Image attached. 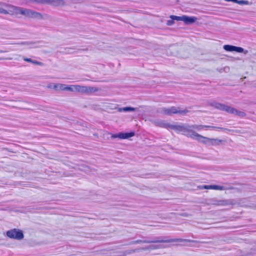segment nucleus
Here are the masks:
<instances>
[{
    "label": "nucleus",
    "instance_id": "1",
    "mask_svg": "<svg viewBox=\"0 0 256 256\" xmlns=\"http://www.w3.org/2000/svg\"><path fill=\"white\" fill-rule=\"evenodd\" d=\"M160 126L162 127L166 128H170L178 130L180 132H182V134L186 135L188 137H190L196 140L198 142L202 140L204 136L199 134L194 130V129H196L198 130H202L204 128H206V125H188L186 124L182 125H172L168 124L162 122L160 124Z\"/></svg>",
    "mask_w": 256,
    "mask_h": 256
},
{
    "label": "nucleus",
    "instance_id": "2",
    "mask_svg": "<svg viewBox=\"0 0 256 256\" xmlns=\"http://www.w3.org/2000/svg\"><path fill=\"white\" fill-rule=\"evenodd\" d=\"M8 6L10 8L9 12L4 10L3 8H0V14H21L26 16L30 18H35L38 19L42 18V16L40 13L36 12L33 10L21 7L16 6L12 5H8Z\"/></svg>",
    "mask_w": 256,
    "mask_h": 256
},
{
    "label": "nucleus",
    "instance_id": "3",
    "mask_svg": "<svg viewBox=\"0 0 256 256\" xmlns=\"http://www.w3.org/2000/svg\"><path fill=\"white\" fill-rule=\"evenodd\" d=\"M198 242L197 240H190L188 239L183 238H168L166 236H158L154 238L142 240H136L132 241L130 242V244L145 243V244H150V243H169V242Z\"/></svg>",
    "mask_w": 256,
    "mask_h": 256
},
{
    "label": "nucleus",
    "instance_id": "4",
    "mask_svg": "<svg viewBox=\"0 0 256 256\" xmlns=\"http://www.w3.org/2000/svg\"><path fill=\"white\" fill-rule=\"evenodd\" d=\"M188 110L186 109L181 110L180 108H176L175 106H172L170 108H160L158 112L170 115L172 114H180L183 115L186 114Z\"/></svg>",
    "mask_w": 256,
    "mask_h": 256
},
{
    "label": "nucleus",
    "instance_id": "5",
    "mask_svg": "<svg viewBox=\"0 0 256 256\" xmlns=\"http://www.w3.org/2000/svg\"><path fill=\"white\" fill-rule=\"evenodd\" d=\"M210 105L217 109L225 111L228 113L234 114L236 112V109L230 106L218 102L216 101L210 102Z\"/></svg>",
    "mask_w": 256,
    "mask_h": 256
},
{
    "label": "nucleus",
    "instance_id": "6",
    "mask_svg": "<svg viewBox=\"0 0 256 256\" xmlns=\"http://www.w3.org/2000/svg\"><path fill=\"white\" fill-rule=\"evenodd\" d=\"M6 236L10 238L18 240H22L24 237L22 231L16 228H14L7 231Z\"/></svg>",
    "mask_w": 256,
    "mask_h": 256
},
{
    "label": "nucleus",
    "instance_id": "7",
    "mask_svg": "<svg viewBox=\"0 0 256 256\" xmlns=\"http://www.w3.org/2000/svg\"><path fill=\"white\" fill-rule=\"evenodd\" d=\"M209 204L216 206H228L234 204L232 200H218L214 198L209 200Z\"/></svg>",
    "mask_w": 256,
    "mask_h": 256
},
{
    "label": "nucleus",
    "instance_id": "8",
    "mask_svg": "<svg viewBox=\"0 0 256 256\" xmlns=\"http://www.w3.org/2000/svg\"><path fill=\"white\" fill-rule=\"evenodd\" d=\"M34 1L38 4H48L55 6H64L65 4L64 0H34Z\"/></svg>",
    "mask_w": 256,
    "mask_h": 256
},
{
    "label": "nucleus",
    "instance_id": "9",
    "mask_svg": "<svg viewBox=\"0 0 256 256\" xmlns=\"http://www.w3.org/2000/svg\"><path fill=\"white\" fill-rule=\"evenodd\" d=\"M223 142L222 140L217 138H210L207 137H204L199 142L207 144L208 146H218Z\"/></svg>",
    "mask_w": 256,
    "mask_h": 256
},
{
    "label": "nucleus",
    "instance_id": "10",
    "mask_svg": "<svg viewBox=\"0 0 256 256\" xmlns=\"http://www.w3.org/2000/svg\"><path fill=\"white\" fill-rule=\"evenodd\" d=\"M164 248L161 244H151L144 248H140L132 250H130L128 254H131L136 252H138L140 250H156Z\"/></svg>",
    "mask_w": 256,
    "mask_h": 256
},
{
    "label": "nucleus",
    "instance_id": "11",
    "mask_svg": "<svg viewBox=\"0 0 256 256\" xmlns=\"http://www.w3.org/2000/svg\"><path fill=\"white\" fill-rule=\"evenodd\" d=\"M134 132H119L118 134H114L112 136V138H119L120 139H126L134 136Z\"/></svg>",
    "mask_w": 256,
    "mask_h": 256
},
{
    "label": "nucleus",
    "instance_id": "12",
    "mask_svg": "<svg viewBox=\"0 0 256 256\" xmlns=\"http://www.w3.org/2000/svg\"><path fill=\"white\" fill-rule=\"evenodd\" d=\"M197 18L195 16H183L182 21L186 24H192L196 22Z\"/></svg>",
    "mask_w": 256,
    "mask_h": 256
},
{
    "label": "nucleus",
    "instance_id": "13",
    "mask_svg": "<svg viewBox=\"0 0 256 256\" xmlns=\"http://www.w3.org/2000/svg\"><path fill=\"white\" fill-rule=\"evenodd\" d=\"M204 188L205 189H212L220 190H226V188L224 186L218 185H205L204 186Z\"/></svg>",
    "mask_w": 256,
    "mask_h": 256
},
{
    "label": "nucleus",
    "instance_id": "14",
    "mask_svg": "<svg viewBox=\"0 0 256 256\" xmlns=\"http://www.w3.org/2000/svg\"><path fill=\"white\" fill-rule=\"evenodd\" d=\"M74 92H78L82 94H86V86H82L79 85H74Z\"/></svg>",
    "mask_w": 256,
    "mask_h": 256
},
{
    "label": "nucleus",
    "instance_id": "15",
    "mask_svg": "<svg viewBox=\"0 0 256 256\" xmlns=\"http://www.w3.org/2000/svg\"><path fill=\"white\" fill-rule=\"evenodd\" d=\"M100 88L95 86H86V94H91L95 92H98Z\"/></svg>",
    "mask_w": 256,
    "mask_h": 256
},
{
    "label": "nucleus",
    "instance_id": "16",
    "mask_svg": "<svg viewBox=\"0 0 256 256\" xmlns=\"http://www.w3.org/2000/svg\"><path fill=\"white\" fill-rule=\"evenodd\" d=\"M136 110V108L130 107V106H126L124 108H118V112H135Z\"/></svg>",
    "mask_w": 256,
    "mask_h": 256
},
{
    "label": "nucleus",
    "instance_id": "17",
    "mask_svg": "<svg viewBox=\"0 0 256 256\" xmlns=\"http://www.w3.org/2000/svg\"><path fill=\"white\" fill-rule=\"evenodd\" d=\"M60 89L63 90L74 92V88L73 87V86H66L64 84H60Z\"/></svg>",
    "mask_w": 256,
    "mask_h": 256
},
{
    "label": "nucleus",
    "instance_id": "18",
    "mask_svg": "<svg viewBox=\"0 0 256 256\" xmlns=\"http://www.w3.org/2000/svg\"><path fill=\"white\" fill-rule=\"evenodd\" d=\"M235 46L229 44H226L224 46V49L228 52H234Z\"/></svg>",
    "mask_w": 256,
    "mask_h": 256
},
{
    "label": "nucleus",
    "instance_id": "19",
    "mask_svg": "<svg viewBox=\"0 0 256 256\" xmlns=\"http://www.w3.org/2000/svg\"><path fill=\"white\" fill-rule=\"evenodd\" d=\"M206 128H208L210 129L214 130H225V128H223L212 126H206Z\"/></svg>",
    "mask_w": 256,
    "mask_h": 256
},
{
    "label": "nucleus",
    "instance_id": "20",
    "mask_svg": "<svg viewBox=\"0 0 256 256\" xmlns=\"http://www.w3.org/2000/svg\"><path fill=\"white\" fill-rule=\"evenodd\" d=\"M234 115L238 116L240 117H244L246 116V114L242 111H239L238 110H236V112L234 113Z\"/></svg>",
    "mask_w": 256,
    "mask_h": 256
},
{
    "label": "nucleus",
    "instance_id": "21",
    "mask_svg": "<svg viewBox=\"0 0 256 256\" xmlns=\"http://www.w3.org/2000/svg\"><path fill=\"white\" fill-rule=\"evenodd\" d=\"M170 18L172 20H182V18H183V16H170Z\"/></svg>",
    "mask_w": 256,
    "mask_h": 256
},
{
    "label": "nucleus",
    "instance_id": "22",
    "mask_svg": "<svg viewBox=\"0 0 256 256\" xmlns=\"http://www.w3.org/2000/svg\"><path fill=\"white\" fill-rule=\"evenodd\" d=\"M234 52H244V49L241 47L236 46L234 47Z\"/></svg>",
    "mask_w": 256,
    "mask_h": 256
},
{
    "label": "nucleus",
    "instance_id": "23",
    "mask_svg": "<svg viewBox=\"0 0 256 256\" xmlns=\"http://www.w3.org/2000/svg\"><path fill=\"white\" fill-rule=\"evenodd\" d=\"M32 63L36 64V65L41 66L44 65L42 62H40L34 60H32Z\"/></svg>",
    "mask_w": 256,
    "mask_h": 256
},
{
    "label": "nucleus",
    "instance_id": "24",
    "mask_svg": "<svg viewBox=\"0 0 256 256\" xmlns=\"http://www.w3.org/2000/svg\"><path fill=\"white\" fill-rule=\"evenodd\" d=\"M174 24V20H170L167 21L166 24L168 26H172Z\"/></svg>",
    "mask_w": 256,
    "mask_h": 256
},
{
    "label": "nucleus",
    "instance_id": "25",
    "mask_svg": "<svg viewBox=\"0 0 256 256\" xmlns=\"http://www.w3.org/2000/svg\"><path fill=\"white\" fill-rule=\"evenodd\" d=\"M236 3L238 4H247L248 1L245 0H236Z\"/></svg>",
    "mask_w": 256,
    "mask_h": 256
},
{
    "label": "nucleus",
    "instance_id": "26",
    "mask_svg": "<svg viewBox=\"0 0 256 256\" xmlns=\"http://www.w3.org/2000/svg\"><path fill=\"white\" fill-rule=\"evenodd\" d=\"M23 60L27 62H32V60L30 58H24Z\"/></svg>",
    "mask_w": 256,
    "mask_h": 256
},
{
    "label": "nucleus",
    "instance_id": "27",
    "mask_svg": "<svg viewBox=\"0 0 256 256\" xmlns=\"http://www.w3.org/2000/svg\"><path fill=\"white\" fill-rule=\"evenodd\" d=\"M58 88H60V84H54V88L57 89Z\"/></svg>",
    "mask_w": 256,
    "mask_h": 256
},
{
    "label": "nucleus",
    "instance_id": "28",
    "mask_svg": "<svg viewBox=\"0 0 256 256\" xmlns=\"http://www.w3.org/2000/svg\"><path fill=\"white\" fill-rule=\"evenodd\" d=\"M224 0L226 2H236V0Z\"/></svg>",
    "mask_w": 256,
    "mask_h": 256
},
{
    "label": "nucleus",
    "instance_id": "29",
    "mask_svg": "<svg viewBox=\"0 0 256 256\" xmlns=\"http://www.w3.org/2000/svg\"><path fill=\"white\" fill-rule=\"evenodd\" d=\"M4 60L3 58H0V60Z\"/></svg>",
    "mask_w": 256,
    "mask_h": 256
},
{
    "label": "nucleus",
    "instance_id": "30",
    "mask_svg": "<svg viewBox=\"0 0 256 256\" xmlns=\"http://www.w3.org/2000/svg\"><path fill=\"white\" fill-rule=\"evenodd\" d=\"M3 52L2 50H0V52Z\"/></svg>",
    "mask_w": 256,
    "mask_h": 256
}]
</instances>
